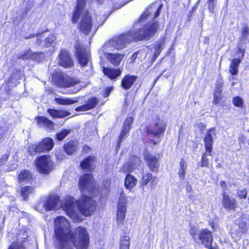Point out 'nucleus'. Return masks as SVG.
Returning a JSON list of instances; mask_svg holds the SVG:
<instances>
[{
    "instance_id": "15",
    "label": "nucleus",
    "mask_w": 249,
    "mask_h": 249,
    "mask_svg": "<svg viewBox=\"0 0 249 249\" xmlns=\"http://www.w3.org/2000/svg\"><path fill=\"white\" fill-rule=\"evenodd\" d=\"M215 131L213 128L209 129L204 138V145L206 151L210 155L212 151L213 144V136H215Z\"/></svg>"
},
{
    "instance_id": "37",
    "label": "nucleus",
    "mask_w": 249,
    "mask_h": 249,
    "mask_svg": "<svg viewBox=\"0 0 249 249\" xmlns=\"http://www.w3.org/2000/svg\"><path fill=\"white\" fill-rule=\"evenodd\" d=\"M232 104L234 106L242 108L244 105V101L242 98L239 96H236L232 98Z\"/></svg>"
},
{
    "instance_id": "53",
    "label": "nucleus",
    "mask_w": 249,
    "mask_h": 249,
    "mask_svg": "<svg viewBox=\"0 0 249 249\" xmlns=\"http://www.w3.org/2000/svg\"><path fill=\"white\" fill-rule=\"evenodd\" d=\"M198 127L201 130H204L206 127L205 125L201 123L198 124Z\"/></svg>"
},
{
    "instance_id": "16",
    "label": "nucleus",
    "mask_w": 249,
    "mask_h": 249,
    "mask_svg": "<svg viewBox=\"0 0 249 249\" xmlns=\"http://www.w3.org/2000/svg\"><path fill=\"white\" fill-rule=\"evenodd\" d=\"M133 122V119L132 117H128L126 119L125 122H124L121 134L119 137L118 142V145H120V143L122 142L123 140L128 134L131 128L130 126L132 124Z\"/></svg>"
},
{
    "instance_id": "5",
    "label": "nucleus",
    "mask_w": 249,
    "mask_h": 249,
    "mask_svg": "<svg viewBox=\"0 0 249 249\" xmlns=\"http://www.w3.org/2000/svg\"><path fill=\"white\" fill-rule=\"evenodd\" d=\"M36 166L39 173L48 175L53 169L54 163L50 156L43 155L36 160Z\"/></svg>"
},
{
    "instance_id": "25",
    "label": "nucleus",
    "mask_w": 249,
    "mask_h": 249,
    "mask_svg": "<svg viewBox=\"0 0 249 249\" xmlns=\"http://www.w3.org/2000/svg\"><path fill=\"white\" fill-rule=\"evenodd\" d=\"M78 145L77 141H71L64 145V148L67 154L71 155L76 150Z\"/></svg>"
},
{
    "instance_id": "8",
    "label": "nucleus",
    "mask_w": 249,
    "mask_h": 249,
    "mask_svg": "<svg viewBox=\"0 0 249 249\" xmlns=\"http://www.w3.org/2000/svg\"><path fill=\"white\" fill-rule=\"evenodd\" d=\"M126 199L124 195H121L118 204L117 212V223L118 226L122 225L124 221L126 212Z\"/></svg>"
},
{
    "instance_id": "43",
    "label": "nucleus",
    "mask_w": 249,
    "mask_h": 249,
    "mask_svg": "<svg viewBox=\"0 0 249 249\" xmlns=\"http://www.w3.org/2000/svg\"><path fill=\"white\" fill-rule=\"evenodd\" d=\"M238 228L237 229L238 233H244L246 231L247 226L246 223L244 222H239L238 224Z\"/></svg>"
},
{
    "instance_id": "63",
    "label": "nucleus",
    "mask_w": 249,
    "mask_h": 249,
    "mask_svg": "<svg viewBox=\"0 0 249 249\" xmlns=\"http://www.w3.org/2000/svg\"><path fill=\"white\" fill-rule=\"evenodd\" d=\"M158 77L156 79L155 81H157Z\"/></svg>"
},
{
    "instance_id": "19",
    "label": "nucleus",
    "mask_w": 249,
    "mask_h": 249,
    "mask_svg": "<svg viewBox=\"0 0 249 249\" xmlns=\"http://www.w3.org/2000/svg\"><path fill=\"white\" fill-rule=\"evenodd\" d=\"M98 103V99L96 97L91 98L85 104L76 108L77 111H85L93 108Z\"/></svg>"
},
{
    "instance_id": "59",
    "label": "nucleus",
    "mask_w": 249,
    "mask_h": 249,
    "mask_svg": "<svg viewBox=\"0 0 249 249\" xmlns=\"http://www.w3.org/2000/svg\"><path fill=\"white\" fill-rule=\"evenodd\" d=\"M8 159V156L7 155H3L1 158V160L4 161H6Z\"/></svg>"
},
{
    "instance_id": "56",
    "label": "nucleus",
    "mask_w": 249,
    "mask_h": 249,
    "mask_svg": "<svg viewBox=\"0 0 249 249\" xmlns=\"http://www.w3.org/2000/svg\"><path fill=\"white\" fill-rule=\"evenodd\" d=\"M55 156L56 158L60 160H62L63 159V156L62 154H60L59 153H56Z\"/></svg>"
},
{
    "instance_id": "12",
    "label": "nucleus",
    "mask_w": 249,
    "mask_h": 249,
    "mask_svg": "<svg viewBox=\"0 0 249 249\" xmlns=\"http://www.w3.org/2000/svg\"><path fill=\"white\" fill-rule=\"evenodd\" d=\"M100 53H103L105 55L106 58L113 65L118 66L123 58L124 57V54L120 53H109V51H103V48H102L100 50Z\"/></svg>"
},
{
    "instance_id": "52",
    "label": "nucleus",
    "mask_w": 249,
    "mask_h": 249,
    "mask_svg": "<svg viewBox=\"0 0 249 249\" xmlns=\"http://www.w3.org/2000/svg\"><path fill=\"white\" fill-rule=\"evenodd\" d=\"M17 77H18V74H16V73H14L13 74H12L11 76L10 80H9L10 81V82H13L14 79H17Z\"/></svg>"
},
{
    "instance_id": "55",
    "label": "nucleus",
    "mask_w": 249,
    "mask_h": 249,
    "mask_svg": "<svg viewBox=\"0 0 249 249\" xmlns=\"http://www.w3.org/2000/svg\"><path fill=\"white\" fill-rule=\"evenodd\" d=\"M137 54H138V53H134L132 56H131V62H132L133 61H134L135 59L136 58L137 56Z\"/></svg>"
},
{
    "instance_id": "29",
    "label": "nucleus",
    "mask_w": 249,
    "mask_h": 249,
    "mask_svg": "<svg viewBox=\"0 0 249 249\" xmlns=\"http://www.w3.org/2000/svg\"><path fill=\"white\" fill-rule=\"evenodd\" d=\"M55 100L59 105H69L76 103L77 101V99L76 98H57L55 99Z\"/></svg>"
},
{
    "instance_id": "14",
    "label": "nucleus",
    "mask_w": 249,
    "mask_h": 249,
    "mask_svg": "<svg viewBox=\"0 0 249 249\" xmlns=\"http://www.w3.org/2000/svg\"><path fill=\"white\" fill-rule=\"evenodd\" d=\"M143 155L150 169L153 172L157 171L159 168L158 159L147 150L143 152Z\"/></svg>"
},
{
    "instance_id": "13",
    "label": "nucleus",
    "mask_w": 249,
    "mask_h": 249,
    "mask_svg": "<svg viewBox=\"0 0 249 249\" xmlns=\"http://www.w3.org/2000/svg\"><path fill=\"white\" fill-rule=\"evenodd\" d=\"M198 236L201 243L206 248L210 249L213 240L211 231L207 229H203L200 231Z\"/></svg>"
},
{
    "instance_id": "44",
    "label": "nucleus",
    "mask_w": 249,
    "mask_h": 249,
    "mask_svg": "<svg viewBox=\"0 0 249 249\" xmlns=\"http://www.w3.org/2000/svg\"><path fill=\"white\" fill-rule=\"evenodd\" d=\"M38 144L37 145H33L32 146H29L28 151V153L31 155H33L36 152H41L38 150Z\"/></svg>"
},
{
    "instance_id": "17",
    "label": "nucleus",
    "mask_w": 249,
    "mask_h": 249,
    "mask_svg": "<svg viewBox=\"0 0 249 249\" xmlns=\"http://www.w3.org/2000/svg\"><path fill=\"white\" fill-rule=\"evenodd\" d=\"M222 204L225 209L234 210L236 207V202L235 198L230 197L224 192L222 195Z\"/></svg>"
},
{
    "instance_id": "57",
    "label": "nucleus",
    "mask_w": 249,
    "mask_h": 249,
    "mask_svg": "<svg viewBox=\"0 0 249 249\" xmlns=\"http://www.w3.org/2000/svg\"><path fill=\"white\" fill-rule=\"evenodd\" d=\"M35 36H36V35L35 34H31V35H29L28 36H25L24 38L25 39H30V38H34V37H35Z\"/></svg>"
},
{
    "instance_id": "9",
    "label": "nucleus",
    "mask_w": 249,
    "mask_h": 249,
    "mask_svg": "<svg viewBox=\"0 0 249 249\" xmlns=\"http://www.w3.org/2000/svg\"><path fill=\"white\" fill-rule=\"evenodd\" d=\"M89 52L85 47L79 45L76 49V57L81 67L86 66L89 60Z\"/></svg>"
},
{
    "instance_id": "58",
    "label": "nucleus",
    "mask_w": 249,
    "mask_h": 249,
    "mask_svg": "<svg viewBox=\"0 0 249 249\" xmlns=\"http://www.w3.org/2000/svg\"><path fill=\"white\" fill-rule=\"evenodd\" d=\"M110 185V181L109 180H107L105 182L104 187L107 189Z\"/></svg>"
},
{
    "instance_id": "18",
    "label": "nucleus",
    "mask_w": 249,
    "mask_h": 249,
    "mask_svg": "<svg viewBox=\"0 0 249 249\" xmlns=\"http://www.w3.org/2000/svg\"><path fill=\"white\" fill-rule=\"evenodd\" d=\"M38 144L39 151L47 152L50 151L53 148L54 143L52 138L47 137L43 139Z\"/></svg>"
},
{
    "instance_id": "41",
    "label": "nucleus",
    "mask_w": 249,
    "mask_h": 249,
    "mask_svg": "<svg viewBox=\"0 0 249 249\" xmlns=\"http://www.w3.org/2000/svg\"><path fill=\"white\" fill-rule=\"evenodd\" d=\"M70 132V130L65 129L62 131L61 132L58 133L57 135V139L59 141H61L63 140L67 135H68Z\"/></svg>"
},
{
    "instance_id": "4",
    "label": "nucleus",
    "mask_w": 249,
    "mask_h": 249,
    "mask_svg": "<svg viewBox=\"0 0 249 249\" xmlns=\"http://www.w3.org/2000/svg\"><path fill=\"white\" fill-rule=\"evenodd\" d=\"M162 5L155 2L147 8L137 21H135L134 26L136 27L142 26L143 22L149 19H154L158 17L160 13Z\"/></svg>"
},
{
    "instance_id": "54",
    "label": "nucleus",
    "mask_w": 249,
    "mask_h": 249,
    "mask_svg": "<svg viewBox=\"0 0 249 249\" xmlns=\"http://www.w3.org/2000/svg\"><path fill=\"white\" fill-rule=\"evenodd\" d=\"M192 190H193V189H192L191 185H190V184H188L186 186V192L188 193H189L191 192L192 191Z\"/></svg>"
},
{
    "instance_id": "11",
    "label": "nucleus",
    "mask_w": 249,
    "mask_h": 249,
    "mask_svg": "<svg viewBox=\"0 0 249 249\" xmlns=\"http://www.w3.org/2000/svg\"><path fill=\"white\" fill-rule=\"evenodd\" d=\"M141 160L138 157L131 158L128 162L123 165L121 169V171L124 174L128 172H132L135 169L137 168L141 164Z\"/></svg>"
},
{
    "instance_id": "36",
    "label": "nucleus",
    "mask_w": 249,
    "mask_h": 249,
    "mask_svg": "<svg viewBox=\"0 0 249 249\" xmlns=\"http://www.w3.org/2000/svg\"><path fill=\"white\" fill-rule=\"evenodd\" d=\"M249 36V27L247 24H244L242 26L241 29V39L242 40L245 41L248 39Z\"/></svg>"
},
{
    "instance_id": "23",
    "label": "nucleus",
    "mask_w": 249,
    "mask_h": 249,
    "mask_svg": "<svg viewBox=\"0 0 249 249\" xmlns=\"http://www.w3.org/2000/svg\"><path fill=\"white\" fill-rule=\"evenodd\" d=\"M103 72L109 78L114 79L121 75V71L119 69L104 68Z\"/></svg>"
},
{
    "instance_id": "21",
    "label": "nucleus",
    "mask_w": 249,
    "mask_h": 249,
    "mask_svg": "<svg viewBox=\"0 0 249 249\" xmlns=\"http://www.w3.org/2000/svg\"><path fill=\"white\" fill-rule=\"evenodd\" d=\"M137 77L128 74L124 76L121 81V87L124 89H129L136 81Z\"/></svg>"
},
{
    "instance_id": "30",
    "label": "nucleus",
    "mask_w": 249,
    "mask_h": 249,
    "mask_svg": "<svg viewBox=\"0 0 249 249\" xmlns=\"http://www.w3.org/2000/svg\"><path fill=\"white\" fill-rule=\"evenodd\" d=\"M241 60L236 58L232 60L230 67V72L232 75H236L238 71V66Z\"/></svg>"
},
{
    "instance_id": "45",
    "label": "nucleus",
    "mask_w": 249,
    "mask_h": 249,
    "mask_svg": "<svg viewBox=\"0 0 249 249\" xmlns=\"http://www.w3.org/2000/svg\"><path fill=\"white\" fill-rule=\"evenodd\" d=\"M55 37L54 35L51 34L47 38H45V44L47 46H50L54 41Z\"/></svg>"
},
{
    "instance_id": "62",
    "label": "nucleus",
    "mask_w": 249,
    "mask_h": 249,
    "mask_svg": "<svg viewBox=\"0 0 249 249\" xmlns=\"http://www.w3.org/2000/svg\"><path fill=\"white\" fill-rule=\"evenodd\" d=\"M208 1H215V0H208Z\"/></svg>"
},
{
    "instance_id": "10",
    "label": "nucleus",
    "mask_w": 249,
    "mask_h": 249,
    "mask_svg": "<svg viewBox=\"0 0 249 249\" xmlns=\"http://www.w3.org/2000/svg\"><path fill=\"white\" fill-rule=\"evenodd\" d=\"M58 64L60 66L64 68H71L73 65V62L68 52L62 49L58 54Z\"/></svg>"
},
{
    "instance_id": "1",
    "label": "nucleus",
    "mask_w": 249,
    "mask_h": 249,
    "mask_svg": "<svg viewBox=\"0 0 249 249\" xmlns=\"http://www.w3.org/2000/svg\"><path fill=\"white\" fill-rule=\"evenodd\" d=\"M79 187L82 194L81 200L67 196L64 203L62 204L59 196H52L45 203H40L36 205V209L41 212L43 209L40 208V206H43L46 211L55 210L62 206L67 215L76 222L80 220V213L85 216L92 214L96 209V202L92 198L85 195L84 192H89L92 190L94 187L93 178L88 174L81 176L79 181Z\"/></svg>"
},
{
    "instance_id": "24",
    "label": "nucleus",
    "mask_w": 249,
    "mask_h": 249,
    "mask_svg": "<svg viewBox=\"0 0 249 249\" xmlns=\"http://www.w3.org/2000/svg\"><path fill=\"white\" fill-rule=\"evenodd\" d=\"M222 82H218L216 84V87L214 90V97L213 100V104L217 105L219 104L222 100V92L221 87L222 86Z\"/></svg>"
},
{
    "instance_id": "7",
    "label": "nucleus",
    "mask_w": 249,
    "mask_h": 249,
    "mask_svg": "<svg viewBox=\"0 0 249 249\" xmlns=\"http://www.w3.org/2000/svg\"><path fill=\"white\" fill-rule=\"evenodd\" d=\"M165 128L166 124L162 121H158V122H155L153 125L147 127L146 131L150 137H154L159 139L160 138V135L165 131Z\"/></svg>"
},
{
    "instance_id": "39",
    "label": "nucleus",
    "mask_w": 249,
    "mask_h": 249,
    "mask_svg": "<svg viewBox=\"0 0 249 249\" xmlns=\"http://www.w3.org/2000/svg\"><path fill=\"white\" fill-rule=\"evenodd\" d=\"M32 55L33 52L31 50H29L24 53L19 54L18 58L23 60L32 59Z\"/></svg>"
},
{
    "instance_id": "61",
    "label": "nucleus",
    "mask_w": 249,
    "mask_h": 249,
    "mask_svg": "<svg viewBox=\"0 0 249 249\" xmlns=\"http://www.w3.org/2000/svg\"><path fill=\"white\" fill-rule=\"evenodd\" d=\"M152 142L154 144H156L157 143V142L156 141H154V140H152Z\"/></svg>"
},
{
    "instance_id": "51",
    "label": "nucleus",
    "mask_w": 249,
    "mask_h": 249,
    "mask_svg": "<svg viewBox=\"0 0 249 249\" xmlns=\"http://www.w3.org/2000/svg\"><path fill=\"white\" fill-rule=\"evenodd\" d=\"M80 89H81V88L79 87L77 88H74V89H71L70 90V93H72V94L75 93L77 92Z\"/></svg>"
},
{
    "instance_id": "60",
    "label": "nucleus",
    "mask_w": 249,
    "mask_h": 249,
    "mask_svg": "<svg viewBox=\"0 0 249 249\" xmlns=\"http://www.w3.org/2000/svg\"><path fill=\"white\" fill-rule=\"evenodd\" d=\"M220 185L223 188L225 189V187H226V183L224 181H221L220 182Z\"/></svg>"
},
{
    "instance_id": "3",
    "label": "nucleus",
    "mask_w": 249,
    "mask_h": 249,
    "mask_svg": "<svg viewBox=\"0 0 249 249\" xmlns=\"http://www.w3.org/2000/svg\"><path fill=\"white\" fill-rule=\"evenodd\" d=\"M159 29L158 22H148L142 28L135 27L126 34L114 37L104 44L103 51H110L113 49L118 50L125 48L128 44L134 41L149 39L156 34Z\"/></svg>"
},
{
    "instance_id": "40",
    "label": "nucleus",
    "mask_w": 249,
    "mask_h": 249,
    "mask_svg": "<svg viewBox=\"0 0 249 249\" xmlns=\"http://www.w3.org/2000/svg\"><path fill=\"white\" fill-rule=\"evenodd\" d=\"M43 57L44 54L42 53H33L32 60L39 62Z\"/></svg>"
},
{
    "instance_id": "20",
    "label": "nucleus",
    "mask_w": 249,
    "mask_h": 249,
    "mask_svg": "<svg viewBox=\"0 0 249 249\" xmlns=\"http://www.w3.org/2000/svg\"><path fill=\"white\" fill-rule=\"evenodd\" d=\"M36 120L38 126L40 127L46 128L49 129L53 128L54 123L45 117L38 116L36 117Z\"/></svg>"
},
{
    "instance_id": "50",
    "label": "nucleus",
    "mask_w": 249,
    "mask_h": 249,
    "mask_svg": "<svg viewBox=\"0 0 249 249\" xmlns=\"http://www.w3.org/2000/svg\"><path fill=\"white\" fill-rule=\"evenodd\" d=\"M42 34H39L36 36L37 37V43L38 44H41V42L42 41V39L43 38Z\"/></svg>"
},
{
    "instance_id": "47",
    "label": "nucleus",
    "mask_w": 249,
    "mask_h": 249,
    "mask_svg": "<svg viewBox=\"0 0 249 249\" xmlns=\"http://www.w3.org/2000/svg\"><path fill=\"white\" fill-rule=\"evenodd\" d=\"M215 2V1H208V8L211 13H213L214 12Z\"/></svg>"
},
{
    "instance_id": "38",
    "label": "nucleus",
    "mask_w": 249,
    "mask_h": 249,
    "mask_svg": "<svg viewBox=\"0 0 249 249\" xmlns=\"http://www.w3.org/2000/svg\"><path fill=\"white\" fill-rule=\"evenodd\" d=\"M9 249H26L22 243V241H20L19 240L12 243L9 248Z\"/></svg>"
},
{
    "instance_id": "35",
    "label": "nucleus",
    "mask_w": 249,
    "mask_h": 249,
    "mask_svg": "<svg viewBox=\"0 0 249 249\" xmlns=\"http://www.w3.org/2000/svg\"><path fill=\"white\" fill-rule=\"evenodd\" d=\"M130 238L128 236H123L120 241V249H129Z\"/></svg>"
},
{
    "instance_id": "42",
    "label": "nucleus",
    "mask_w": 249,
    "mask_h": 249,
    "mask_svg": "<svg viewBox=\"0 0 249 249\" xmlns=\"http://www.w3.org/2000/svg\"><path fill=\"white\" fill-rule=\"evenodd\" d=\"M237 196L241 199L245 198L247 196V191L245 189H238L237 191Z\"/></svg>"
},
{
    "instance_id": "31",
    "label": "nucleus",
    "mask_w": 249,
    "mask_h": 249,
    "mask_svg": "<svg viewBox=\"0 0 249 249\" xmlns=\"http://www.w3.org/2000/svg\"><path fill=\"white\" fill-rule=\"evenodd\" d=\"M179 166L180 168L178 171V175L180 179L183 180L185 177V171L187 169V164L184 159H181Z\"/></svg>"
},
{
    "instance_id": "33",
    "label": "nucleus",
    "mask_w": 249,
    "mask_h": 249,
    "mask_svg": "<svg viewBox=\"0 0 249 249\" xmlns=\"http://www.w3.org/2000/svg\"><path fill=\"white\" fill-rule=\"evenodd\" d=\"M163 46V41H160L158 43L155 45L154 46V53L153 59L155 60L160 54L161 50H162Z\"/></svg>"
},
{
    "instance_id": "46",
    "label": "nucleus",
    "mask_w": 249,
    "mask_h": 249,
    "mask_svg": "<svg viewBox=\"0 0 249 249\" xmlns=\"http://www.w3.org/2000/svg\"><path fill=\"white\" fill-rule=\"evenodd\" d=\"M208 152L205 153L202 157V160H201V166H208V160L207 158V156H208Z\"/></svg>"
},
{
    "instance_id": "49",
    "label": "nucleus",
    "mask_w": 249,
    "mask_h": 249,
    "mask_svg": "<svg viewBox=\"0 0 249 249\" xmlns=\"http://www.w3.org/2000/svg\"><path fill=\"white\" fill-rule=\"evenodd\" d=\"M107 17H104L102 20H98V18H96V21L97 22V24L99 26L102 25L106 21Z\"/></svg>"
},
{
    "instance_id": "26",
    "label": "nucleus",
    "mask_w": 249,
    "mask_h": 249,
    "mask_svg": "<svg viewBox=\"0 0 249 249\" xmlns=\"http://www.w3.org/2000/svg\"><path fill=\"white\" fill-rule=\"evenodd\" d=\"M137 183V179L133 176L127 174L126 176L124 181V186L125 188L128 190H131Z\"/></svg>"
},
{
    "instance_id": "32",
    "label": "nucleus",
    "mask_w": 249,
    "mask_h": 249,
    "mask_svg": "<svg viewBox=\"0 0 249 249\" xmlns=\"http://www.w3.org/2000/svg\"><path fill=\"white\" fill-rule=\"evenodd\" d=\"M48 112L53 118H62L67 115V113L64 111L51 108L48 109Z\"/></svg>"
},
{
    "instance_id": "6",
    "label": "nucleus",
    "mask_w": 249,
    "mask_h": 249,
    "mask_svg": "<svg viewBox=\"0 0 249 249\" xmlns=\"http://www.w3.org/2000/svg\"><path fill=\"white\" fill-rule=\"evenodd\" d=\"M53 80L56 86L62 88H69L79 83L78 79L71 78L61 73L54 74Z\"/></svg>"
},
{
    "instance_id": "27",
    "label": "nucleus",
    "mask_w": 249,
    "mask_h": 249,
    "mask_svg": "<svg viewBox=\"0 0 249 249\" xmlns=\"http://www.w3.org/2000/svg\"><path fill=\"white\" fill-rule=\"evenodd\" d=\"M94 160V157L89 156L85 159L80 164L81 167L84 170L90 171L91 169V164Z\"/></svg>"
},
{
    "instance_id": "22",
    "label": "nucleus",
    "mask_w": 249,
    "mask_h": 249,
    "mask_svg": "<svg viewBox=\"0 0 249 249\" xmlns=\"http://www.w3.org/2000/svg\"><path fill=\"white\" fill-rule=\"evenodd\" d=\"M150 181L151 188H155L157 185L156 177H153L151 173H147L143 175L141 183L142 186L146 185Z\"/></svg>"
},
{
    "instance_id": "28",
    "label": "nucleus",
    "mask_w": 249,
    "mask_h": 249,
    "mask_svg": "<svg viewBox=\"0 0 249 249\" xmlns=\"http://www.w3.org/2000/svg\"><path fill=\"white\" fill-rule=\"evenodd\" d=\"M32 178V174L27 170H24L21 171L18 176V179L19 182H21L30 181Z\"/></svg>"
},
{
    "instance_id": "2",
    "label": "nucleus",
    "mask_w": 249,
    "mask_h": 249,
    "mask_svg": "<svg viewBox=\"0 0 249 249\" xmlns=\"http://www.w3.org/2000/svg\"><path fill=\"white\" fill-rule=\"evenodd\" d=\"M68 220L63 216L54 220L55 246L58 249H71L72 245L77 249H88L89 237L87 230L82 227L76 228L74 233L70 230Z\"/></svg>"
},
{
    "instance_id": "34",
    "label": "nucleus",
    "mask_w": 249,
    "mask_h": 249,
    "mask_svg": "<svg viewBox=\"0 0 249 249\" xmlns=\"http://www.w3.org/2000/svg\"><path fill=\"white\" fill-rule=\"evenodd\" d=\"M34 192V188L32 187L25 186L22 187L21 190V195L24 200H26L28 196L33 193Z\"/></svg>"
},
{
    "instance_id": "48",
    "label": "nucleus",
    "mask_w": 249,
    "mask_h": 249,
    "mask_svg": "<svg viewBox=\"0 0 249 249\" xmlns=\"http://www.w3.org/2000/svg\"><path fill=\"white\" fill-rule=\"evenodd\" d=\"M112 89V87H108V88H107L106 89V90H105V92L104 94V97H107L109 95L110 92V91H111Z\"/></svg>"
}]
</instances>
